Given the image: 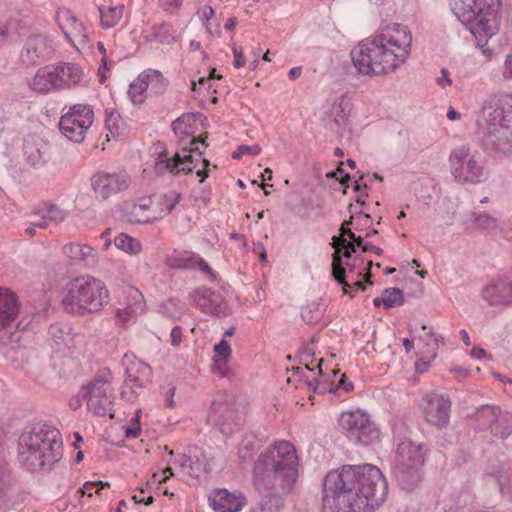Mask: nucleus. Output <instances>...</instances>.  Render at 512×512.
I'll list each match as a JSON object with an SVG mask.
<instances>
[{
	"instance_id": "3c124183",
	"label": "nucleus",
	"mask_w": 512,
	"mask_h": 512,
	"mask_svg": "<svg viewBox=\"0 0 512 512\" xmlns=\"http://www.w3.org/2000/svg\"><path fill=\"white\" fill-rule=\"evenodd\" d=\"M129 297L134 301L133 305H129L130 313H139L144 309L143 295L138 289L131 288L128 292Z\"/></svg>"
},
{
	"instance_id": "c9c22d12",
	"label": "nucleus",
	"mask_w": 512,
	"mask_h": 512,
	"mask_svg": "<svg viewBox=\"0 0 512 512\" xmlns=\"http://www.w3.org/2000/svg\"><path fill=\"white\" fill-rule=\"evenodd\" d=\"M35 216H43L51 223H62L68 216V212L56 204L42 202L35 207Z\"/></svg>"
},
{
	"instance_id": "37998d69",
	"label": "nucleus",
	"mask_w": 512,
	"mask_h": 512,
	"mask_svg": "<svg viewBox=\"0 0 512 512\" xmlns=\"http://www.w3.org/2000/svg\"><path fill=\"white\" fill-rule=\"evenodd\" d=\"M148 89V84L142 78V74L134 80L129 87L128 94L134 104H142L145 99V91Z\"/></svg>"
},
{
	"instance_id": "4be33fe9",
	"label": "nucleus",
	"mask_w": 512,
	"mask_h": 512,
	"mask_svg": "<svg viewBox=\"0 0 512 512\" xmlns=\"http://www.w3.org/2000/svg\"><path fill=\"white\" fill-rule=\"evenodd\" d=\"M428 448L425 445H415L411 441H403L397 446L395 465L422 466Z\"/></svg>"
},
{
	"instance_id": "9b49d317",
	"label": "nucleus",
	"mask_w": 512,
	"mask_h": 512,
	"mask_svg": "<svg viewBox=\"0 0 512 512\" xmlns=\"http://www.w3.org/2000/svg\"><path fill=\"white\" fill-rule=\"evenodd\" d=\"M486 130L482 138L484 148L494 158L512 154V124L485 122Z\"/></svg>"
},
{
	"instance_id": "774afa93",
	"label": "nucleus",
	"mask_w": 512,
	"mask_h": 512,
	"mask_svg": "<svg viewBox=\"0 0 512 512\" xmlns=\"http://www.w3.org/2000/svg\"><path fill=\"white\" fill-rule=\"evenodd\" d=\"M141 434V427L140 424H133L132 426H129L126 428L125 436L128 439H135L138 438Z\"/></svg>"
},
{
	"instance_id": "f704fd0d",
	"label": "nucleus",
	"mask_w": 512,
	"mask_h": 512,
	"mask_svg": "<svg viewBox=\"0 0 512 512\" xmlns=\"http://www.w3.org/2000/svg\"><path fill=\"white\" fill-rule=\"evenodd\" d=\"M500 408L491 405H483L478 408L473 417L477 423V427L480 430L490 429L493 431L494 423L499 415Z\"/></svg>"
},
{
	"instance_id": "ddd939ff",
	"label": "nucleus",
	"mask_w": 512,
	"mask_h": 512,
	"mask_svg": "<svg viewBox=\"0 0 512 512\" xmlns=\"http://www.w3.org/2000/svg\"><path fill=\"white\" fill-rule=\"evenodd\" d=\"M420 407L424 419L430 425L443 428L450 420L451 401L448 397L435 392H427L423 395Z\"/></svg>"
},
{
	"instance_id": "6e6552de",
	"label": "nucleus",
	"mask_w": 512,
	"mask_h": 512,
	"mask_svg": "<svg viewBox=\"0 0 512 512\" xmlns=\"http://www.w3.org/2000/svg\"><path fill=\"white\" fill-rule=\"evenodd\" d=\"M448 162L454 180L460 184H479L488 178L483 158L480 154H471L468 145L454 148L449 155Z\"/></svg>"
},
{
	"instance_id": "69168bd1",
	"label": "nucleus",
	"mask_w": 512,
	"mask_h": 512,
	"mask_svg": "<svg viewBox=\"0 0 512 512\" xmlns=\"http://www.w3.org/2000/svg\"><path fill=\"white\" fill-rule=\"evenodd\" d=\"M502 76L505 80H512V54L507 55L505 58Z\"/></svg>"
},
{
	"instance_id": "0eeeda50",
	"label": "nucleus",
	"mask_w": 512,
	"mask_h": 512,
	"mask_svg": "<svg viewBox=\"0 0 512 512\" xmlns=\"http://www.w3.org/2000/svg\"><path fill=\"white\" fill-rule=\"evenodd\" d=\"M108 301L109 292L102 280L81 276L67 284L61 305L66 312L82 316L99 312Z\"/></svg>"
},
{
	"instance_id": "6ab92c4d",
	"label": "nucleus",
	"mask_w": 512,
	"mask_h": 512,
	"mask_svg": "<svg viewBox=\"0 0 512 512\" xmlns=\"http://www.w3.org/2000/svg\"><path fill=\"white\" fill-rule=\"evenodd\" d=\"M353 109V103L349 97L342 95L331 105L329 110V128L337 133L343 132L349 125V117Z\"/></svg>"
},
{
	"instance_id": "680f3d73",
	"label": "nucleus",
	"mask_w": 512,
	"mask_h": 512,
	"mask_svg": "<svg viewBox=\"0 0 512 512\" xmlns=\"http://www.w3.org/2000/svg\"><path fill=\"white\" fill-rule=\"evenodd\" d=\"M30 217H31V219L29 222L31 223V225H33L34 227H36L38 229H46L49 225L48 221L46 220L45 217L35 216V208L33 209Z\"/></svg>"
},
{
	"instance_id": "7c9ffc66",
	"label": "nucleus",
	"mask_w": 512,
	"mask_h": 512,
	"mask_svg": "<svg viewBox=\"0 0 512 512\" xmlns=\"http://www.w3.org/2000/svg\"><path fill=\"white\" fill-rule=\"evenodd\" d=\"M267 494L264 495L259 503L255 512H281L284 507V497L289 493H282L274 489H262Z\"/></svg>"
},
{
	"instance_id": "6e6d98bb",
	"label": "nucleus",
	"mask_w": 512,
	"mask_h": 512,
	"mask_svg": "<svg viewBox=\"0 0 512 512\" xmlns=\"http://www.w3.org/2000/svg\"><path fill=\"white\" fill-rule=\"evenodd\" d=\"M215 357L214 358H223V359H229L231 355V347L228 341L221 340L217 345L214 347Z\"/></svg>"
},
{
	"instance_id": "2f4dec72",
	"label": "nucleus",
	"mask_w": 512,
	"mask_h": 512,
	"mask_svg": "<svg viewBox=\"0 0 512 512\" xmlns=\"http://www.w3.org/2000/svg\"><path fill=\"white\" fill-rule=\"evenodd\" d=\"M421 466L395 465V477L402 489L412 490L420 480Z\"/></svg>"
},
{
	"instance_id": "de8ad7c7",
	"label": "nucleus",
	"mask_w": 512,
	"mask_h": 512,
	"mask_svg": "<svg viewBox=\"0 0 512 512\" xmlns=\"http://www.w3.org/2000/svg\"><path fill=\"white\" fill-rule=\"evenodd\" d=\"M471 220L482 230H494L498 227V221L487 213H471Z\"/></svg>"
},
{
	"instance_id": "f8f14e48",
	"label": "nucleus",
	"mask_w": 512,
	"mask_h": 512,
	"mask_svg": "<svg viewBox=\"0 0 512 512\" xmlns=\"http://www.w3.org/2000/svg\"><path fill=\"white\" fill-rule=\"evenodd\" d=\"M108 379L97 376L89 383L82 386L81 396L87 402L88 409L97 416H105L110 413L113 406L112 396L107 393L106 384Z\"/></svg>"
},
{
	"instance_id": "1a4fd4ad",
	"label": "nucleus",
	"mask_w": 512,
	"mask_h": 512,
	"mask_svg": "<svg viewBox=\"0 0 512 512\" xmlns=\"http://www.w3.org/2000/svg\"><path fill=\"white\" fill-rule=\"evenodd\" d=\"M339 425L349 438L363 445H369L379 438L378 429L363 410L343 412L339 417Z\"/></svg>"
},
{
	"instance_id": "72a5a7b5",
	"label": "nucleus",
	"mask_w": 512,
	"mask_h": 512,
	"mask_svg": "<svg viewBox=\"0 0 512 512\" xmlns=\"http://www.w3.org/2000/svg\"><path fill=\"white\" fill-rule=\"evenodd\" d=\"M180 199L181 194L176 192H170L161 195L156 201H154V220H160L164 218L166 215H168L180 202Z\"/></svg>"
},
{
	"instance_id": "cd10ccee",
	"label": "nucleus",
	"mask_w": 512,
	"mask_h": 512,
	"mask_svg": "<svg viewBox=\"0 0 512 512\" xmlns=\"http://www.w3.org/2000/svg\"><path fill=\"white\" fill-rule=\"evenodd\" d=\"M90 126L81 121L72 118L71 115L64 114L59 121L61 133L69 140L80 143L84 140L85 134Z\"/></svg>"
},
{
	"instance_id": "864d4df0",
	"label": "nucleus",
	"mask_w": 512,
	"mask_h": 512,
	"mask_svg": "<svg viewBox=\"0 0 512 512\" xmlns=\"http://www.w3.org/2000/svg\"><path fill=\"white\" fill-rule=\"evenodd\" d=\"M261 147L259 145H240L238 146L237 150L232 153L233 159H240L243 155L251 154V155H258L261 152Z\"/></svg>"
},
{
	"instance_id": "a18cd8bd",
	"label": "nucleus",
	"mask_w": 512,
	"mask_h": 512,
	"mask_svg": "<svg viewBox=\"0 0 512 512\" xmlns=\"http://www.w3.org/2000/svg\"><path fill=\"white\" fill-rule=\"evenodd\" d=\"M382 303L386 309L404 304L403 292L399 288H387L382 294Z\"/></svg>"
},
{
	"instance_id": "5701e85b",
	"label": "nucleus",
	"mask_w": 512,
	"mask_h": 512,
	"mask_svg": "<svg viewBox=\"0 0 512 512\" xmlns=\"http://www.w3.org/2000/svg\"><path fill=\"white\" fill-rule=\"evenodd\" d=\"M19 314L16 295L8 289H0V330L15 323Z\"/></svg>"
},
{
	"instance_id": "20e7f679",
	"label": "nucleus",
	"mask_w": 512,
	"mask_h": 512,
	"mask_svg": "<svg viewBox=\"0 0 512 512\" xmlns=\"http://www.w3.org/2000/svg\"><path fill=\"white\" fill-rule=\"evenodd\" d=\"M62 452L61 433L48 424H37L19 438L18 461L31 472L51 467L62 458Z\"/></svg>"
},
{
	"instance_id": "473e14b6",
	"label": "nucleus",
	"mask_w": 512,
	"mask_h": 512,
	"mask_svg": "<svg viewBox=\"0 0 512 512\" xmlns=\"http://www.w3.org/2000/svg\"><path fill=\"white\" fill-rule=\"evenodd\" d=\"M194 22H200L201 28L206 32H219L221 25L220 19L211 6L204 5L200 7L192 18Z\"/></svg>"
},
{
	"instance_id": "2eb2a0df",
	"label": "nucleus",
	"mask_w": 512,
	"mask_h": 512,
	"mask_svg": "<svg viewBox=\"0 0 512 512\" xmlns=\"http://www.w3.org/2000/svg\"><path fill=\"white\" fill-rule=\"evenodd\" d=\"M484 122L512 124V93L497 92L489 96L482 105Z\"/></svg>"
},
{
	"instance_id": "412c9836",
	"label": "nucleus",
	"mask_w": 512,
	"mask_h": 512,
	"mask_svg": "<svg viewBox=\"0 0 512 512\" xmlns=\"http://www.w3.org/2000/svg\"><path fill=\"white\" fill-rule=\"evenodd\" d=\"M23 155L32 167H42L49 160V144L39 137H28L24 140Z\"/></svg>"
},
{
	"instance_id": "49530a36",
	"label": "nucleus",
	"mask_w": 512,
	"mask_h": 512,
	"mask_svg": "<svg viewBox=\"0 0 512 512\" xmlns=\"http://www.w3.org/2000/svg\"><path fill=\"white\" fill-rule=\"evenodd\" d=\"M214 294V291H212L210 288L200 287L193 291L191 297L194 304L202 311L211 312V307H206L204 304H202V301H212Z\"/></svg>"
},
{
	"instance_id": "dca6fc26",
	"label": "nucleus",
	"mask_w": 512,
	"mask_h": 512,
	"mask_svg": "<svg viewBox=\"0 0 512 512\" xmlns=\"http://www.w3.org/2000/svg\"><path fill=\"white\" fill-rule=\"evenodd\" d=\"M482 298L490 306L512 305V278L506 276L487 284L482 290Z\"/></svg>"
},
{
	"instance_id": "09e8293b",
	"label": "nucleus",
	"mask_w": 512,
	"mask_h": 512,
	"mask_svg": "<svg viewBox=\"0 0 512 512\" xmlns=\"http://www.w3.org/2000/svg\"><path fill=\"white\" fill-rule=\"evenodd\" d=\"M122 125V119L120 114L116 110H106L105 126L107 130L113 135H118L120 127Z\"/></svg>"
},
{
	"instance_id": "9d476101",
	"label": "nucleus",
	"mask_w": 512,
	"mask_h": 512,
	"mask_svg": "<svg viewBox=\"0 0 512 512\" xmlns=\"http://www.w3.org/2000/svg\"><path fill=\"white\" fill-rule=\"evenodd\" d=\"M126 173L98 171L90 179L91 189L98 201H107L130 186Z\"/></svg>"
},
{
	"instance_id": "f257e3e1",
	"label": "nucleus",
	"mask_w": 512,
	"mask_h": 512,
	"mask_svg": "<svg viewBox=\"0 0 512 512\" xmlns=\"http://www.w3.org/2000/svg\"><path fill=\"white\" fill-rule=\"evenodd\" d=\"M386 494L387 482L376 466L343 465L323 480L322 512H373Z\"/></svg>"
},
{
	"instance_id": "4c0bfd02",
	"label": "nucleus",
	"mask_w": 512,
	"mask_h": 512,
	"mask_svg": "<svg viewBox=\"0 0 512 512\" xmlns=\"http://www.w3.org/2000/svg\"><path fill=\"white\" fill-rule=\"evenodd\" d=\"M141 74L142 78H144L145 82L148 84V89L154 93L163 92L168 85L167 79L159 70L147 69Z\"/></svg>"
},
{
	"instance_id": "423d86ee",
	"label": "nucleus",
	"mask_w": 512,
	"mask_h": 512,
	"mask_svg": "<svg viewBox=\"0 0 512 512\" xmlns=\"http://www.w3.org/2000/svg\"><path fill=\"white\" fill-rule=\"evenodd\" d=\"M193 121L192 114H183L178 119L172 122V130L181 138L182 151L175 152L170 155L168 152L160 153L154 165V170L157 175L163 176L165 174L180 175L192 172L196 168V161L193 153H197L200 158L203 151L200 150V144L207 146L204 139L200 140L192 136L189 140V148L184 143L185 138L191 135L190 122Z\"/></svg>"
},
{
	"instance_id": "bf43d9fd",
	"label": "nucleus",
	"mask_w": 512,
	"mask_h": 512,
	"mask_svg": "<svg viewBox=\"0 0 512 512\" xmlns=\"http://www.w3.org/2000/svg\"><path fill=\"white\" fill-rule=\"evenodd\" d=\"M255 447L252 441L245 442L243 441L239 447V457L246 460L250 458L254 453Z\"/></svg>"
},
{
	"instance_id": "5fc2aeb1",
	"label": "nucleus",
	"mask_w": 512,
	"mask_h": 512,
	"mask_svg": "<svg viewBox=\"0 0 512 512\" xmlns=\"http://www.w3.org/2000/svg\"><path fill=\"white\" fill-rule=\"evenodd\" d=\"M99 486L100 488H104L106 486H109V484L106 482L98 481V482H86L82 488L78 489L76 491V495L81 499L84 495H87L89 497L92 496V489Z\"/></svg>"
},
{
	"instance_id": "13d9d810",
	"label": "nucleus",
	"mask_w": 512,
	"mask_h": 512,
	"mask_svg": "<svg viewBox=\"0 0 512 512\" xmlns=\"http://www.w3.org/2000/svg\"><path fill=\"white\" fill-rule=\"evenodd\" d=\"M352 221L349 220V221H345L341 228H340V232H341V236L344 237V236H348L352 241H354L356 243L357 246H361L362 245V237L361 236H356L354 232H352L351 229L347 228L346 225H349L351 224Z\"/></svg>"
},
{
	"instance_id": "c85d7f7f",
	"label": "nucleus",
	"mask_w": 512,
	"mask_h": 512,
	"mask_svg": "<svg viewBox=\"0 0 512 512\" xmlns=\"http://www.w3.org/2000/svg\"><path fill=\"white\" fill-rule=\"evenodd\" d=\"M346 241L347 240L344 237H342L341 235L334 236L332 238V246L335 249V251L332 255V257H333V259H332V274H333L334 279L338 283H340L342 285V287H344V291L346 293H348L347 287H349V285L345 282L346 270L343 266L342 255H341L342 245Z\"/></svg>"
},
{
	"instance_id": "ea45409f",
	"label": "nucleus",
	"mask_w": 512,
	"mask_h": 512,
	"mask_svg": "<svg viewBox=\"0 0 512 512\" xmlns=\"http://www.w3.org/2000/svg\"><path fill=\"white\" fill-rule=\"evenodd\" d=\"M123 5L100 7V20L104 29L112 28L118 23L123 14Z\"/></svg>"
},
{
	"instance_id": "8fccbe9b",
	"label": "nucleus",
	"mask_w": 512,
	"mask_h": 512,
	"mask_svg": "<svg viewBox=\"0 0 512 512\" xmlns=\"http://www.w3.org/2000/svg\"><path fill=\"white\" fill-rule=\"evenodd\" d=\"M227 408L223 405V403L219 400L213 401L211 405V409L209 412V418L212 419L215 423L224 422L227 420Z\"/></svg>"
},
{
	"instance_id": "a19ab883",
	"label": "nucleus",
	"mask_w": 512,
	"mask_h": 512,
	"mask_svg": "<svg viewBox=\"0 0 512 512\" xmlns=\"http://www.w3.org/2000/svg\"><path fill=\"white\" fill-rule=\"evenodd\" d=\"M492 433L502 440L508 438L512 434V414L500 410Z\"/></svg>"
},
{
	"instance_id": "7ed1b4c3",
	"label": "nucleus",
	"mask_w": 512,
	"mask_h": 512,
	"mask_svg": "<svg viewBox=\"0 0 512 512\" xmlns=\"http://www.w3.org/2000/svg\"><path fill=\"white\" fill-rule=\"evenodd\" d=\"M299 459L296 448L288 441H277L257 458L254 483L258 489H274L290 493L298 479Z\"/></svg>"
},
{
	"instance_id": "338daca9",
	"label": "nucleus",
	"mask_w": 512,
	"mask_h": 512,
	"mask_svg": "<svg viewBox=\"0 0 512 512\" xmlns=\"http://www.w3.org/2000/svg\"><path fill=\"white\" fill-rule=\"evenodd\" d=\"M182 328L180 326H174L170 333L171 345L178 346L182 341Z\"/></svg>"
},
{
	"instance_id": "f03ea898",
	"label": "nucleus",
	"mask_w": 512,
	"mask_h": 512,
	"mask_svg": "<svg viewBox=\"0 0 512 512\" xmlns=\"http://www.w3.org/2000/svg\"><path fill=\"white\" fill-rule=\"evenodd\" d=\"M411 43L412 34H377L359 42L350 57L363 76L387 75L407 61Z\"/></svg>"
},
{
	"instance_id": "f3484780",
	"label": "nucleus",
	"mask_w": 512,
	"mask_h": 512,
	"mask_svg": "<svg viewBox=\"0 0 512 512\" xmlns=\"http://www.w3.org/2000/svg\"><path fill=\"white\" fill-rule=\"evenodd\" d=\"M54 49L43 34H31L21 52V60L27 65H36L39 60L51 58Z\"/></svg>"
},
{
	"instance_id": "4468645a",
	"label": "nucleus",
	"mask_w": 512,
	"mask_h": 512,
	"mask_svg": "<svg viewBox=\"0 0 512 512\" xmlns=\"http://www.w3.org/2000/svg\"><path fill=\"white\" fill-rule=\"evenodd\" d=\"M123 363L126 366V379L121 391V397L128 402H134L138 396L137 389L143 388L145 383L149 381L151 368L142 361L129 359L127 355H125Z\"/></svg>"
},
{
	"instance_id": "a878e982",
	"label": "nucleus",
	"mask_w": 512,
	"mask_h": 512,
	"mask_svg": "<svg viewBox=\"0 0 512 512\" xmlns=\"http://www.w3.org/2000/svg\"><path fill=\"white\" fill-rule=\"evenodd\" d=\"M59 88H70L80 83L84 76L82 68L75 63L54 64Z\"/></svg>"
},
{
	"instance_id": "aec40b11",
	"label": "nucleus",
	"mask_w": 512,
	"mask_h": 512,
	"mask_svg": "<svg viewBox=\"0 0 512 512\" xmlns=\"http://www.w3.org/2000/svg\"><path fill=\"white\" fill-rule=\"evenodd\" d=\"M165 264L172 269L198 268L206 274L211 273L210 266L196 253L192 251H174L165 258Z\"/></svg>"
},
{
	"instance_id": "603ef678",
	"label": "nucleus",
	"mask_w": 512,
	"mask_h": 512,
	"mask_svg": "<svg viewBox=\"0 0 512 512\" xmlns=\"http://www.w3.org/2000/svg\"><path fill=\"white\" fill-rule=\"evenodd\" d=\"M228 360L229 359H223V358H214V368L213 372L220 377L228 378L232 375L231 370L228 366Z\"/></svg>"
},
{
	"instance_id": "e2e57ef3",
	"label": "nucleus",
	"mask_w": 512,
	"mask_h": 512,
	"mask_svg": "<svg viewBox=\"0 0 512 512\" xmlns=\"http://www.w3.org/2000/svg\"><path fill=\"white\" fill-rule=\"evenodd\" d=\"M354 388L352 382L348 381L346 376L343 374L338 381L334 389H330V392H336L337 390H343L345 392L352 391Z\"/></svg>"
},
{
	"instance_id": "c756f323",
	"label": "nucleus",
	"mask_w": 512,
	"mask_h": 512,
	"mask_svg": "<svg viewBox=\"0 0 512 512\" xmlns=\"http://www.w3.org/2000/svg\"><path fill=\"white\" fill-rule=\"evenodd\" d=\"M201 457H203L202 453L193 456L181 454L173 463L180 468L182 473L191 477H198L206 467L205 459H201Z\"/></svg>"
},
{
	"instance_id": "39448f33",
	"label": "nucleus",
	"mask_w": 512,
	"mask_h": 512,
	"mask_svg": "<svg viewBox=\"0 0 512 512\" xmlns=\"http://www.w3.org/2000/svg\"><path fill=\"white\" fill-rule=\"evenodd\" d=\"M451 10L469 32L511 30L512 19L501 0H451Z\"/></svg>"
},
{
	"instance_id": "bb28decb",
	"label": "nucleus",
	"mask_w": 512,
	"mask_h": 512,
	"mask_svg": "<svg viewBox=\"0 0 512 512\" xmlns=\"http://www.w3.org/2000/svg\"><path fill=\"white\" fill-rule=\"evenodd\" d=\"M154 200L151 197L140 198L133 203L128 212V219L135 223H153Z\"/></svg>"
},
{
	"instance_id": "052dcab7",
	"label": "nucleus",
	"mask_w": 512,
	"mask_h": 512,
	"mask_svg": "<svg viewBox=\"0 0 512 512\" xmlns=\"http://www.w3.org/2000/svg\"><path fill=\"white\" fill-rule=\"evenodd\" d=\"M80 243H69L63 246V253L70 259L77 261Z\"/></svg>"
},
{
	"instance_id": "c03bdc74",
	"label": "nucleus",
	"mask_w": 512,
	"mask_h": 512,
	"mask_svg": "<svg viewBox=\"0 0 512 512\" xmlns=\"http://www.w3.org/2000/svg\"><path fill=\"white\" fill-rule=\"evenodd\" d=\"M77 261L88 268H95L99 264V258L94 248L87 244H80Z\"/></svg>"
},
{
	"instance_id": "58836bf2",
	"label": "nucleus",
	"mask_w": 512,
	"mask_h": 512,
	"mask_svg": "<svg viewBox=\"0 0 512 512\" xmlns=\"http://www.w3.org/2000/svg\"><path fill=\"white\" fill-rule=\"evenodd\" d=\"M114 245L130 255H137L142 250L140 241L126 233L118 234L114 239Z\"/></svg>"
},
{
	"instance_id": "393cba45",
	"label": "nucleus",
	"mask_w": 512,
	"mask_h": 512,
	"mask_svg": "<svg viewBox=\"0 0 512 512\" xmlns=\"http://www.w3.org/2000/svg\"><path fill=\"white\" fill-rule=\"evenodd\" d=\"M29 86L33 91L41 94L58 89L59 85L54 64L38 69L33 79L29 82Z\"/></svg>"
},
{
	"instance_id": "4d7b16f0",
	"label": "nucleus",
	"mask_w": 512,
	"mask_h": 512,
	"mask_svg": "<svg viewBox=\"0 0 512 512\" xmlns=\"http://www.w3.org/2000/svg\"><path fill=\"white\" fill-rule=\"evenodd\" d=\"M49 335L56 345L61 344V342L64 340V331L60 324H52L49 328Z\"/></svg>"
},
{
	"instance_id": "e433bc0d",
	"label": "nucleus",
	"mask_w": 512,
	"mask_h": 512,
	"mask_svg": "<svg viewBox=\"0 0 512 512\" xmlns=\"http://www.w3.org/2000/svg\"><path fill=\"white\" fill-rule=\"evenodd\" d=\"M56 20L62 32H79L84 28L82 22L66 8L59 9L56 13Z\"/></svg>"
},
{
	"instance_id": "79ce46f5",
	"label": "nucleus",
	"mask_w": 512,
	"mask_h": 512,
	"mask_svg": "<svg viewBox=\"0 0 512 512\" xmlns=\"http://www.w3.org/2000/svg\"><path fill=\"white\" fill-rule=\"evenodd\" d=\"M66 115H71L72 118L81 121L83 124L92 126L94 121V112L92 106L88 104H75L69 108Z\"/></svg>"
},
{
	"instance_id": "0e129e2a",
	"label": "nucleus",
	"mask_w": 512,
	"mask_h": 512,
	"mask_svg": "<svg viewBox=\"0 0 512 512\" xmlns=\"http://www.w3.org/2000/svg\"><path fill=\"white\" fill-rule=\"evenodd\" d=\"M234 54L233 66L235 68H241L245 65V59L243 56L242 49L236 45L232 48Z\"/></svg>"
},
{
	"instance_id": "a211bd4d",
	"label": "nucleus",
	"mask_w": 512,
	"mask_h": 512,
	"mask_svg": "<svg viewBox=\"0 0 512 512\" xmlns=\"http://www.w3.org/2000/svg\"><path fill=\"white\" fill-rule=\"evenodd\" d=\"M209 502L216 512H239L245 506L246 498L240 492L219 488L210 494Z\"/></svg>"
},
{
	"instance_id": "b1692460",
	"label": "nucleus",
	"mask_w": 512,
	"mask_h": 512,
	"mask_svg": "<svg viewBox=\"0 0 512 512\" xmlns=\"http://www.w3.org/2000/svg\"><path fill=\"white\" fill-rule=\"evenodd\" d=\"M476 47L482 54L491 59L508 44L506 34H472Z\"/></svg>"
}]
</instances>
